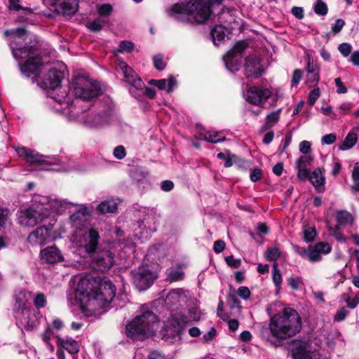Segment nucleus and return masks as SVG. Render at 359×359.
Here are the masks:
<instances>
[{
  "label": "nucleus",
  "instance_id": "1",
  "mask_svg": "<svg viewBox=\"0 0 359 359\" xmlns=\"http://www.w3.org/2000/svg\"><path fill=\"white\" fill-rule=\"evenodd\" d=\"M115 294L116 287L108 280L82 278L77 285L76 298L83 310L92 313L107 306Z\"/></svg>",
  "mask_w": 359,
  "mask_h": 359
},
{
  "label": "nucleus",
  "instance_id": "2",
  "mask_svg": "<svg viewBox=\"0 0 359 359\" xmlns=\"http://www.w3.org/2000/svg\"><path fill=\"white\" fill-rule=\"evenodd\" d=\"M4 35L8 37L11 41L10 47L13 57L16 60L26 59L25 62L19 63L22 74L27 77L34 75L33 77L34 79L39 71L40 67L45 63V61L39 56L38 49L34 46H21L20 40H25V29L24 28H17L6 30Z\"/></svg>",
  "mask_w": 359,
  "mask_h": 359
},
{
  "label": "nucleus",
  "instance_id": "3",
  "mask_svg": "<svg viewBox=\"0 0 359 359\" xmlns=\"http://www.w3.org/2000/svg\"><path fill=\"white\" fill-rule=\"evenodd\" d=\"M71 88L76 97L75 99L70 103L66 93V98L63 99L62 102V104H60L58 107L54 106L55 111L67 114L71 109H74L75 107H84L82 106L83 102L92 101L101 92L100 85L96 81L82 75H77L73 78Z\"/></svg>",
  "mask_w": 359,
  "mask_h": 359
},
{
  "label": "nucleus",
  "instance_id": "4",
  "mask_svg": "<svg viewBox=\"0 0 359 359\" xmlns=\"http://www.w3.org/2000/svg\"><path fill=\"white\" fill-rule=\"evenodd\" d=\"M302 329V318L292 308H285L273 316L269 323L271 335L280 339H286L298 334Z\"/></svg>",
  "mask_w": 359,
  "mask_h": 359
},
{
  "label": "nucleus",
  "instance_id": "5",
  "mask_svg": "<svg viewBox=\"0 0 359 359\" xmlns=\"http://www.w3.org/2000/svg\"><path fill=\"white\" fill-rule=\"evenodd\" d=\"M223 0H209L210 6L203 2V0H185L184 4H175L168 11V15L177 20H182L184 15H191L195 20L199 23L206 21L212 11L215 10V5Z\"/></svg>",
  "mask_w": 359,
  "mask_h": 359
},
{
  "label": "nucleus",
  "instance_id": "6",
  "mask_svg": "<svg viewBox=\"0 0 359 359\" xmlns=\"http://www.w3.org/2000/svg\"><path fill=\"white\" fill-rule=\"evenodd\" d=\"M158 325V317L147 307L142 306L140 313L126 327L128 337L142 340L154 335Z\"/></svg>",
  "mask_w": 359,
  "mask_h": 359
},
{
  "label": "nucleus",
  "instance_id": "7",
  "mask_svg": "<svg viewBox=\"0 0 359 359\" xmlns=\"http://www.w3.org/2000/svg\"><path fill=\"white\" fill-rule=\"evenodd\" d=\"M15 316L16 320L28 330L34 329L37 322L31 309V293L25 290L17 291L14 294Z\"/></svg>",
  "mask_w": 359,
  "mask_h": 359
},
{
  "label": "nucleus",
  "instance_id": "8",
  "mask_svg": "<svg viewBox=\"0 0 359 359\" xmlns=\"http://www.w3.org/2000/svg\"><path fill=\"white\" fill-rule=\"evenodd\" d=\"M63 77L62 71L51 68L42 79L41 87L48 90V104L53 106V109L54 106L62 104V100L66 98V90L60 87Z\"/></svg>",
  "mask_w": 359,
  "mask_h": 359
},
{
  "label": "nucleus",
  "instance_id": "9",
  "mask_svg": "<svg viewBox=\"0 0 359 359\" xmlns=\"http://www.w3.org/2000/svg\"><path fill=\"white\" fill-rule=\"evenodd\" d=\"M89 104L82 108L75 107L71 109L67 114L70 120L82 123L85 126L90 128L102 127L109 123L110 114L107 111L101 113H90L85 114L86 110L89 109Z\"/></svg>",
  "mask_w": 359,
  "mask_h": 359
},
{
  "label": "nucleus",
  "instance_id": "10",
  "mask_svg": "<svg viewBox=\"0 0 359 359\" xmlns=\"http://www.w3.org/2000/svg\"><path fill=\"white\" fill-rule=\"evenodd\" d=\"M100 236L97 231L89 229L85 231H76L72 238L74 248L80 253H87L90 256L99 249Z\"/></svg>",
  "mask_w": 359,
  "mask_h": 359
},
{
  "label": "nucleus",
  "instance_id": "11",
  "mask_svg": "<svg viewBox=\"0 0 359 359\" xmlns=\"http://www.w3.org/2000/svg\"><path fill=\"white\" fill-rule=\"evenodd\" d=\"M34 201L41 206L43 212H47L48 217L52 214H62L66 210L72 212V209L74 208L73 203L51 196H35Z\"/></svg>",
  "mask_w": 359,
  "mask_h": 359
},
{
  "label": "nucleus",
  "instance_id": "12",
  "mask_svg": "<svg viewBox=\"0 0 359 359\" xmlns=\"http://www.w3.org/2000/svg\"><path fill=\"white\" fill-rule=\"evenodd\" d=\"M46 218H48L47 212L42 211L41 206L34 201V197L30 207L20 212L18 220L21 226L33 227Z\"/></svg>",
  "mask_w": 359,
  "mask_h": 359
},
{
  "label": "nucleus",
  "instance_id": "13",
  "mask_svg": "<svg viewBox=\"0 0 359 359\" xmlns=\"http://www.w3.org/2000/svg\"><path fill=\"white\" fill-rule=\"evenodd\" d=\"M245 41H238L235 46L224 56V62L226 69L234 72L239 69L241 64L242 55L247 48Z\"/></svg>",
  "mask_w": 359,
  "mask_h": 359
},
{
  "label": "nucleus",
  "instance_id": "14",
  "mask_svg": "<svg viewBox=\"0 0 359 359\" xmlns=\"http://www.w3.org/2000/svg\"><path fill=\"white\" fill-rule=\"evenodd\" d=\"M133 283L139 290L149 288L157 278L156 275L150 271L147 266H141L131 272Z\"/></svg>",
  "mask_w": 359,
  "mask_h": 359
},
{
  "label": "nucleus",
  "instance_id": "15",
  "mask_svg": "<svg viewBox=\"0 0 359 359\" xmlns=\"http://www.w3.org/2000/svg\"><path fill=\"white\" fill-rule=\"evenodd\" d=\"M18 155L24 158L30 165H56L57 161L49 156L40 155L38 152L25 147H18L15 149Z\"/></svg>",
  "mask_w": 359,
  "mask_h": 359
},
{
  "label": "nucleus",
  "instance_id": "16",
  "mask_svg": "<svg viewBox=\"0 0 359 359\" xmlns=\"http://www.w3.org/2000/svg\"><path fill=\"white\" fill-rule=\"evenodd\" d=\"M331 247L327 243H318L313 247L308 248H299L297 252L304 259L311 262H317L321 260L323 254H328L331 252Z\"/></svg>",
  "mask_w": 359,
  "mask_h": 359
},
{
  "label": "nucleus",
  "instance_id": "17",
  "mask_svg": "<svg viewBox=\"0 0 359 359\" xmlns=\"http://www.w3.org/2000/svg\"><path fill=\"white\" fill-rule=\"evenodd\" d=\"M196 320V318L177 313L168 320L165 327V333L168 335H170L172 338L179 337L184 327L191 321Z\"/></svg>",
  "mask_w": 359,
  "mask_h": 359
},
{
  "label": "nucleus",
  "instance_id": "18",
  "mask_svg": "<svg viewBox=\"0 0 359 359\" xmlns=\"http://www.w3.org/2000/svg\"><path fill=\"white\" fill-rule=\"evenodd\" d=\"M52 231L53 224H49L48 226H41L29 234L27 241L32 245H43L54 239Z\"/></svg>",
  "mask_w": 359,
  "mask_h": 359
},
{
  "label": "nucleus",
  "instance_id": "19",
  "mask_svg": "<svg viewBox=\"0 0 359 359\" xmlns=\"http://www.w3.org/2000/svg\"><path fill=\"white\" fill-rule=\"evenodd\" d=\"M290 351L293 359H316L318 355L308 341H292Z\"/></svg>",
  "mask_w": 359,
  "mask_h": 359
},
{
  "label": "nucleus",
  "instance_id": "20",
  "mask_svg": "<svg viewBox=\"0 0 359 359\" xmlns=\"http://www.w3.org/2000/svg\"><path fill=\"white\" fill-rule=\"evenodd\" d=\"M73 206L72 212H69V220L73 226L76 229H79L80 226L84 225L87 218L91 215L93 208L83 204L75 203H73Z\"/></svg>",
  "mask_w": 359,
  "mask_h": 359
},
{
  "label": "nucleus",
  "instance_id": "21",
  "mask_svg": "<svg viewBox=\"0 0 359 359\" xmlns=\"http://www.w3.org/2000/svg\"><path fill=\"white\" fill-rule=\"evenodd\" d=\"M271 95V91L267 88L250 87L243 91V97L250 104L261 106Z\"/></svg>",
  "mask_w": 359,
  "mask_h": 359
},
{
  "label": "nucleus",
  "instance_id": "22",
  "mask_svg": "<svg viewBox=\"0 0 359 359\" xmlns=\"http://www.w3.org/2000/svg\"><path fill=\"white\" fill-rule=\"evenodd\" d=\"M92 256V266L96 271L105 272L113 265V256L109 250H96L95 253H93Z\"/></svg>",
  "mask_w": 359,
  "mask_h": 359
},
{
  "label": "nucleus",
  "instance_id": "23",
  "mask_svg": "<svg viewBox=\"0 0 359 359\" xmlns=\"http://www.w3.org/2000/svg\"><path fill=\"white\" fill-rule=\"evenodd\" d=\"M118 68L121 71L126 82H128L136 89H142L143 88L144 83L142 79L138 76L136 72L125 62H119Z\"/></svg>",
  "mask_w": 359,
  "mask_h": 359
},
{
  "label": "nucleus",
  "instance_id": "24",
  "mask_svg": "<svg viewBox=\"0 0 359 359\" xmlns=\"http://www.w3.org/2000/svg\"><path fill=\"white\" fill-rule=\"evenodd\" d=\"M260 59L255 55L248 56L245 63V75L247 78L257 79L262 74Z\"/></svg>",
  "mask_w": 359,
  "mask_h": 359
},
{
  "label": "nucleus",
  "instance_id": "25",
  "mask_svg": "<svg viewBox=\"0 0 359 359\" xmlns=\"http://www.w3.org/2000/svg\"><path fill=\"white\" fill-rule=\"evenodd\" d=\"M313 161L311 155H302L296 161V169L297 170V177L301 181H304L309 177V167Z\"/></svg>",
  "mask_w": 359,
  "mask_h": 359
},
{
  "label": "nucleus",
  "instance_id": "26",
  "mask_svg": "<svg viewBox=\"0 0 359 359\" xmlns=\"http://www.w3.org/2000/svg\"><path fill=\"white\" fill-rule=\"evenodd\" d=\"M57 12L65 15H72L78 8L77 0H50Z\"/></svg>",
  "mask_w": 359,
  "mask_h": 359
},
{
  "label": "nucleus",
  "instance_id": "27",
  "mask_svg": "<svg viewBox=\"0 0 359 359\" xmlns=\"http://www.w3.org/2000/svg\"><path fill=\"white\" fill-rule=\"evenodd\" d=\"M40 256L41 259L49 264H55L64 260L61 251L55 245L43 249Z\"/></svg>",
  "mask_w": 359,
  "mask_h": 359
},
{
  "label": "nucleus",
  "instance_id": "28",
  "mask_svg": "<svg viewBox=\"0 0 359 359\" xmlns=\"http://www.w3.org/2000/svg\"><path fill=\"white\" fill-rule=\"evenodd\" d=\"M336 220L337 224L334 226H329V231L336 232L339 231L342 227L352 224L353 217L352 215L346 210H340L336 213Z\"/></svg>",
  "mask_w": 359,
  "mask_h": 359
},
{
  "label": "nucleus",
  "instance_id": "29",
  "mask_svg": "<svg viewBox=\"0 0 359 359\" xmlns=\"http://www.w3.org/2000/svg\"><path fill=\"white\" fill-rule=\"evenodd\" d=\"M187 295L181 289H176L170 291L165 299V304L169 306H174L177 304L186 302Z\"/></svg>",
  "mask_w": 359,
  "mask_h": 359
},
{
  "label": "nucleus",
  "instance_id": "30",
  "mask_svg": "<svg viewBox=\"0 0 359 359\" xmlns=\"http://www.w3.org/2000/svg\"><path fill=\"white\" fill-rule=\"evenodd\" d=\"M57 344L71 354L76 353L79 351V346L77 341L72 338L57 337Z\"/></svg>",
  "mask_w": 359,
  "mask_h": 359
},
{
  "label": "nucleus",
  "instance_id": "31",
  "mask_svg": "<svg viewBox=\"0 0 359 359\" xmlns=\"http://www.w3.org/2000/svg\"><path fill=\"white\" fill-rule=\"evenodd\" d=\"M177 86V79L172 75H170L168 79H159L158 88L161 90H165L166 93H170Z\"/></svg>",
  "mask_w": 359,
  "mask_h": 359
},
{
  "label": "nucleus",
  "instance_id": "32",
  "mask_svg": "<svg viewBox=\"0 0 359 359\" xmlns=\"http://www.w3.org/2000/svg\"><path fill=\"white\" fill-rule=\"evenodd\" d=\"M312 184L318 189L319 191L324 186L325 177H323L321 170L320 168H316L313 170L311 175L309 177Z\"/></svg>",
  "mask_w": 359,
  "mask_h": 359
},
{
  "label": "nucleus",
  "instance_id": "33",
  "mask_svg": "<svg viewBox=\"0 0 359 359\" xmlns=\"http://www.w3.org/2000/svg\"><path fill=\"white\" fill-rule=\"evenodd\" d=\"M225 31L226 29L222 24L215 25V27L211 30L210 36L215 44H217V43L224 39L226 36Z\"/></svg>",
  "mask_w": 359,
  "mask_h": 359
},
{
  "label": "nucleus",
  "instance_id": "34",
  "mask_svg": "<svg viewBox=\"0 0 359 359\" xmlns=\"http://www.w3.org/2000/svg\"><path fill=\"white\" fill-rule=\"evenodd\" d=\"M357 134L355 132L351 131L347 134L344 140L339 146V149L343 151L348 150L354 147V145L357 143Z\"/></svg>",
  "mask_w": 359,
  "mask_h": 359
},
{
  "label": "nucleus",
  "instance_id": "35",
  "mask_svg": "<svg viewBox=\"0 0 359 359\" xmlns=\"http://www.w3.org/2000/svg\"><path fill=\"white\" fill-rule=\"evenodd\" d=\"M97 210L102 214L115 212L117 210V203L114 200L103 201L98 205Z\"/></svg>",
  "mask_w": 359,
  "mask_h": 359
},
{
  "label": "nucleus",
  "instance_id": "36",
  "mask_svg": "<svg viewBox=\"0 0 359 359\" xmlns=\"http://www.w3.org/2000/svg\"><path fill=\"white\" fill-rule=\"evenodd\" d=\"M235 13L236 11L232 8H222L221 12H219L217 15V21L221 24L229 23L232 20H233V16Z\"/></svg>",
  "mask_w": 359,
  "mask_h": 359
},
{
  "label": "nucleus",
  "instance_id": "37",
  "mask_svg": "<svg viewBox=\"0 0 359 359\" xmlns=\"http://www.w3.org/2000/svg\"><path fill=\"white\" fill-rule=\"evenodd\" d=\"M203 138L208 142L217 143L224 141L225 140V135L221 132L205 131Z\"/></svg>",
  "mask_w": 359,
  "mask_h": 359
},
{
  "label": "nucleus",
  "instance_id": "38",
  "mask_svg": "<svg viewBox=\"0 0 359 359\" xmlns=\"http://www.w3.org/2000/svg\"><path fill=\"white\" fill-rule=\"evenodd\" d=\"M281 109H278L268 114L266 118V123L264 128L266 129L272 128L276 123H278L280 118V114Z\"/></svg>",
  "mask_w": 359,
  "mask_h": 359
},
{
  "label": "nucleus",
  "instance_id": "39",
  "mask_svg": "<svg viewBox=\"0 0 359 359\" xmlns=\"http://www.w3.org/2000/svg\"><path fill=\"white\" fill-rule=\"evenodd\" d=\"M104 24L105 20H104L101 18H98L94 20L88 21L86 23V27L91 32H97L102 29Z\"/></svg>",
  "mask_w": 359,
  "mask_h": 359
},
{
  "label": "nucleus",
  "instance_id": "40",
  "mask_svg": "<svg viewBox=\"0 0 359 359\" xmlns=\"http://www.w3.org/2000/svg\"><path fill=\"white\" fill-rule=\"evenodd\" d=\"M184 272L181 268H170L168 271V277L170 281H178L183 278Z\"/></svg>",
  "mask_w": 359,
  "mask_h": 359
},
{
  "label": "nucleus",
  "instance_id": "41",
  "mask_svg": "<svg viewBox=\"0 0 359 359\" xmlns=\"http://www.w3.org/2000/svg\"><path fill=\"white\" fill-rule=\"evenodd\" d=\"M273 281L276 286V287L280 288L283 279H282V275L280 273V270L278 269V264L277 262H274L273 264Z\"/></svg>",
  "mask_w": 359,
  "mask_h": 359
},
{
  "label": "nucleus",
  "instance_id": "42",
  "mask_svg": "<svg viewBox=\"0 0 359 359\" xmlns=\"http://www.w3.org/2000/svg\"><path fill=\"white\" fill-rule=\"evenodd\" d=\"M280 256V250L277 248H269L265 252V257L269 261H276Z\"/></svg>",
  "mask_w": 359,
  "mask_h": 359
},
{
  "label": "nucleus",
  "instance_id": "43",
  "mask_svg": "<svg viewBox=\"0 0 359 359\" xmlns=\"http://www.w3.org/2000/svg\"><path fill=\"white\" fill-rule=\"evenodd\" d=\"M327 11L326 4L323 0H317L314 5L315 13L320 15H325L327 14Z\"/></svg>",
  "mask_w": 359,
  "mask_h": 359
},
{
  "label": "nucleus",
  "instance_id": "44",
  "mask_svg": "<svg viewBox=\"0 0 359 359\" xmlns=\"http://www.w3.org/2000/svg\"><path fill=\"white\" fill-rule=\"evenodd\" d=\"M33 301L36 309H42L46 306V297L44 294L39 292L35 295Z\"/></svg>",
  "mask_w": 359,
  "mask_h": 359
},
{
  "label": "nucleus",
  "instance_id": "45",
  "mask_svg": "<svg viewBox=\"0 0 359 359\" xmlns=\"http://www.w3.org/2000/svg\"><path fill=\"white\" fill-rule=\"evenodd\" d=\"M134 46L133 43L128 41H122L117 50H116V53H123L127 52L130 53L133 50Z\"/></svg>",
  "mask_w": 359,
  "mask_h": 359
},
{
  "label": "nucleus",
  "instance_id": "46",
  "mask_svg": "<svg viewBox=\"0 0 359 359\" xmlns=\"http://www.w3.org/2000/svg\"><path fill=\"white\" fill-rule=\"evenodd\" d=\"M97 8L99 14L105 17L110 15L112 12V6L108 4L97 5Z\"/></svg>",
  "mask_w": 359,
  "mask_h": 359
},
{
  "label": "nucleus",
  "instance_id": "47",
  "mask_svg": "<svg viewBox=\"0 0 359 359\" xmlns=\"http://www.w3.org/2000/svg\"><path fill=\"white\" fill-rule=\"evenodd\" d=\"M316 236V230L313 227H306L304 231V239L306 242L313 241Z\"/></svg>",
  "mask_w": 359,
  "mask_h": 359
},
{
  "label": "nucleus",
  "instance_id": "48",
  "mask_svg": "<svg viewBox=\"0 0 359 359\" xmlns=\"http://www.w3.org/2000/svg\"><path fill=\"white\" fill-rule=\"evenodd\" d=\"M287 283L292 289L297 290L302 283L301 278L291 276L287 279Z\"/></svg>",
  "mask_w": 359,
  "mask_h": 359
},
{
  "label": "nucleus",
  "instance_id": "49",
  "mask_svg": "<svg viewBox=\"0 0 359 359\" xmlns=\"http://www.w3.org/2000/svg\"><path fill=\"white\" fill-rule=\"evenodd\" d=\"M306 60H307V67H306L307 73L319 71L318 66L313 63V59L310 54H307Z\"/></svg>",
  "mask_w": 359,
  "mask_h": 359
},
{
  "label": "nucleus",
  "instance_id": "50",
  "mask_svg": "<svg viewBox=\"0 0 359 359\" xmlns=\"http://www.w3.org/2000/svg\"><path fill=\"white\" fill-rule=\"evenodd\" d=\"M344 300L350 309H355L357 307L359 302V292L355 294V297L352 299H351L349 297H346L344 298Z\"/></svg>",
  "mask_w": 359,
  "mask_h": 359
},
{
  "label": "nucleus",
  "instance_id": "51",
  "mask_svg": "<svg viewBox=\"0 0 359 359\" xmlns=\"http://www.w3.org/2000/svg\"><path fill=\"white\" fill-rule=\"evenodd\" d=\"M338 50L344 57H347L351 53L352 46L349 43H343L339 46Z\"/></svg>",
  "mask_w": 359,
  "mask_h": 359
},
{
  "label": "nucleus",
  "instance_id": "52",
  "mask_svg": "<svg viewBox=\"0 0 359 359\" xmlns=\"http://www.w3.org/2000/svg\"><path fill=\"white\" fill-rule=\"evenodd\" d=\"M320 95L319 88H316L313 90L311 91L309 95V104L311 105H313L316 101L319 98Z\"/></svg>",
  "mask_w": 359,
  "mask_h": 359
},
{
  "label": "nucleus",
  "instance_id": "53",
  "mask_svg": "<svg viewBox=\"0 0 359 359\" xmlns=\"http://www.w3.org/2000/svg\"><path fill=\"white\" fill-rule=\"evenodd\" d=\"M348 311L344 307L339 309L334 315V320L337 322L344 320L347 316Z\"/></svg>",
  "mask_w": 359,
  "mask_h": 359
},
{
  "label": "nucleus",
  "instance_id": "54",
  "mask_svg": "<svg viewBox=\"0 0 359 359\" xmlns=\"http://www.w3.org/2000/svg\"><path fill=\"white\" fill-rule=\"evenodd\" d=\"M113 154L116 158L119 160L123 159L126 154L125 147L122 145L117 146L114 148Z\"/></svg>",
  "mask_w": 359,
  "mask_h": 359
},
{
  "label": "nucleus",
  "instance_id": "55",
  "mask_svg": "<svg viewBox=\"0 0 359 359\" xmlns=\"http://www.w3.org/2000/svg\"><path fill=\"white\" fill-rule=\"evenodd\" d=\"M154 64L155 67L158 70H162L165 67V63L163 60V56L161 55H157L154 57Z\"/></svg>",
  "mask_w": 359,
  "mask_h": 359
},
{
  "label": "nucleus",
  "instance_id": "56",
  "mask_svg": "<svg viewBox=\"0 0 359 359\" xmlns=\"http://www.w3.org/2000/svg\"><path fill=\"white\" fill-rule=\"evenodd\" d=\"M299 151L304 154V155H309L311 151V143L309 141L304 140L299 143Z\"/></svg>",
  "mask_w": 359,
  "mask_h": 359
},
{
  "label": "nucleus",
  "instance_id": "57",
  "mask_svg": "<svg viewBox=\"0 0 359 359\" xmlns=\"http://www.w3.org/2000/svg\"><path fill=\"white\" fill-rule=\"evenodd\" d=\"M337 140V137L334 133L325 135L321 138V143L323 144H331Z\"/></svg>",
  "mask_w": 359,
  "mask_h": 359
},
{
  "label": "nucleus",
  "instance_id": "58",
  "mask_svg": "<svg viewBox=\"0 0 359 359\" xmlns=\"http://www.w3.org/2000/svg\"><path fill=\"white\" fill-rule=\"evenodd\" d=\"M345 25V22L342 19H338L335 23L332 25V31L334 34L339 33Z\"/></svg>",
  "mask_w": 359,
  "mask_h": 359
},
{
  "label": "nucleus",
  "instance_id": "59",
  "mask_svg": "<svg viewBox=\"0 0 359 359\" xmlns=\"http://www.w3.org/2000/svg\"><path fill=\"white\" fill-rule=\"evenodd\" d=\"M225 259L227 264L233 268H238L241 264V260L240 259H235L232 255L226 257Z\"/></svg>",
  "mask_w": 359,
  "mask_h": 359
},
{
  "label": "nucleus",
  "instance_id": "60",
  "mask_svg": "<svg viewBox=\"0 0 359 359\" xmlns=\"http://www.w3.org/2000/svg\"><path fill=\"white\" fill-rule=\"evenodd\" d=\"M53 335V332L50 326H48L47 328L45 330V331L41 334V337L43 341L46 343L47 344H49V341L50 340V338Z\"/></svg>",
  "mask_w": 359,
  "mask_h": 359
},
{
  "label": "nucleus",
  "instance_id": "61",
  "mask_svg": "<svg viewBox=\"0 0 359 359\" xmlns=\"http://www.w3.org/2000/svg\"><path fill=\"white\" fill-rule=\"evenodd\" d=\"M262 176V172L259 168H255L253 169L250 172V180L251 181L256 182L259 181Z\"/></svg>",
  "mask_w": 359,
  "mask_h": 359
},
{
  "label": "nucleus",
  "instance_id": "62",
  "mask_svg": "<svg viewBox=\"0 0 359 359\" xmlns=\"http://www.w3.org/2000/svg\"><path fill=\"white\" fill-rule=\"evenodd\" d=\"M239 297L244 299H247L250 295V291L248 287L242 286L238 289L237 292Z\"/></svg>",
  "mask_w": 359,
  "mask_h": 359
},
{
  "label": "nucleus",
  "instance_id": "63",
  "mask_svg": "<svg viewBox=\"0 0 359 359\" xmlns=\"http://www.w3.org/2000/svg\"><path fill=\"white\" fill-rule=\"evenodd\" d=\"M148 359H168L162 352L158 351H152L148 355Z\"/></svg>",
  "mask_w": 359,
  "mask_h": 359
},
{
  "label": "nucleus",
  "instance_id": "64",
  "mask_svg": "<svg viewBox=\"0 0 359 359\" xmlns=\"http://www.w3.org/2000/svg\"><path fill=\"white\" fill-rule=\"evenodd\" d=\"M319 80V71L307 73V81L309 83H316Z\"/></svg>",
  "mask_w": 359,
  "mask_h": 359
}]
</instances>
